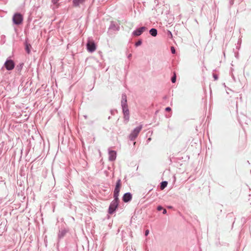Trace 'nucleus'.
<instances>
[{
	"mask_svg": "<svg viewBox=\"0 0 251 251\" xmlns=\"http://www.w3.org/2000/svg\"><path fill=\"white\" fill-rule=\"evenodd\" d=\"M126 95L122 96V106L124 116V119L127 122L129 119V112L126 103Z\"/></svg>",
	"mask_w": 251,
	"mask_h": 251,
	"instance_id": "nucleus-1",
	"label": "nucleus"
},
{
	"mask_svg": "<svg viewBox=\"0 0 251 251\" xmlns=\"http://www.w3.org/2000/svg\"><path fill=\"white\" fill-rule=\"evenodd\" d=\"M119 198H114V200L111 202L108 210L109 214H112L117 208L119 204Z\"/></svg>",
	"mask_w": 251,
	"mask_h": 251,
	"instance_id": "nucleus-2",
	"label": "nucleus"
},
{
	"mask_svg": "<svg viewBox=\"0 0 251 251\" xmlns=\"http://www.w3.org/2000/svg\"><path fill=\"white\" fill-rule=\"evenodd\" d=\"M142 128V126H140L135 128L129 135V138L131 140H134L137 137L138 134Z\"/></svg>",
	"mask_w": 251,
	"mask_h": 251,
	"instance_id": "nucleus-3",
	"label": "nucleus"
},
{
	"mask_svg": "<svg viewBox=\"0 0 251 251\" xmlns=\"http://www.w3.org/2000/svg\"><path fill=\"white\" fill-rule=\"evenodd\" d=\"M122 187V182L121 180L120 179H119L117 182L116 185L114 189V198H116L117 199L118 198L119 192L120 191V189Z\"/></svg>",
	"mask_w": 251,
	"mask_h": 251,
	"instance_id": "nucleus-4",
	"label": "nucleus"
},
{
	"mask_svg": "<svg viewBox=\"0 0 251 251\" xmlns=\"http://www.w3.org/2000/svg\"><path fill=\"white\" fill-rule=\"evenodd\" d=\"M13 21L16 25L21 24L23 21L22 15L19 13L15 14L13 16Z\"/></svg>",
	"mask_w": 251,
	"mask_h": 251,
	"instance_id": "nucleus-5",
	"label": "nucleus"
},
{
	"mask_svg": "<svg viewBox=\"0 0 251 251\" xmlns=\"http://www.w3.org/2000/svg\"><path fill=\"white\" fill-rule=\"evenodd\" d=\"M4 66L7 70H12L14 69L15 64L12 60H9L5 62Z\"/></svg>",
	"mask_w": 251,
	"mask_h": 251,
	"instance_id": "nucleus-6",
	"label": "nucleus"
},
{
	"mask_svg": "<svg viewBox=\"0 0 251 251\" xmlns=\"http://www.w3.org/2000/svg\"><path fill=\"white\" fill-rule=\"evenodd\" d=\"M87 48L89 51L93 52L96 50V45L94 42L89 41L87 44Z\"/></svg>",
	"mask_w": 251,
	"mask_h": 251,
	"instance_id": "nucleus-7",
	"label": "nucleus"
},
{
	"mask_svg": "<svg viewBox=\"0 0 251 251\" xmlns=\"http://www.w3.org/2000/svg\"><path fill=\"white\" fill-rule=\"evenodd\" d=\"M147 29L146 27H141L136 30H135L133 32V34L135 36H139L144 31Z\"/></svg>",
	"mask_w": 251,
	"mask_h": 251,
	"instance_id": "nucleus-8",
	"label": "nucleus"
},
{
	"mask_svg": "<svg viewBox=\"0 0 251 251\" xmlns=\"http://www.w3.org/2000/svg\"><path fill=\"white\" fill-rule=\"evenodd\" d=\"M117 156L116 152L114 151H109V160L110 161H114L116 159Z\"/></svg>",
	"mask_w": 251,
	"mask_h": 251,
	"instance_id": "nucleus-9",
	"label": "nucleus"
},
{
	"mask_svg": "<svg viewBox=\"0 0 251 251\" xmlns=\"http://www.w3.org/2000/svg\"><path fill=\"white\" fill-rule=\"evenodd\" d=\"M131 199L132 196L129 193H126L123 197V200L125 202H127L130 201L131 200Z\"/></svg>",
	"mask_w": 251,
	"mask_h": 251,
	"instance_id": "nucleus-10",
	"label": "nucleus"
},
{
	"mask_svg": "<svg viewBox=\"0 0 251 251\" xmlns=\"http://www.w3.org/2000/svg\"><path fill=\"white\" fill-rule=\"evenodd\" d=\"M85 0H74L73 4L74 6H77L79 4L83 3Z\"/></svg>",
	"mask_w": 251,
	"mask_h": 251,
	"instance_id": "nucleus-11",
	"label": "nucleus"
},
{
	"mask_svg": "<svg viewBox=\"0 0 251 251\" xmlns=\"http://www.w3.org/2000/svg\"><path fill=\"white\" fill-rule=\"evenodd\" d=\"M150 33L152 36H156L157 34V30L155 28H151L150 30Z\"/></svg>",
	"mask_w": 251,
	"mask_h": 251,
	"instance_id": "nucleus-12",
	"label": "nucleus"
},
{
	"mask_svg": "<svg viewBox=\"0 0 251 251\" xmlns=\"http://www.w3.org/2000/svg\"><path fill=\"white\" fill-rule=\"evenodd\" d=\"M167 184L168 183L167 181H163L161 183L160 189L161 190H163L167 186Z\"/></svg>",
	"mask_w": 251,
	"mask_h": 251,
	"instance_id": "nucleus-13",
	"label": "nucleus"
},
{
	"mask_svg": "<svg viewBox=\"0 0 251 251\" xmlns=\"http://www.w3.org/2000/svg\"><path fill=\"white\" fill-rule=\"evenodd\" d=\"M176 81V76L175 75L172 78V81L173 83H175Z\"/></svg>",
	"mask_w": 251,
	"mask_h": 251,
	"instance_id": "nucleus-14",
	"label": "nucleus"
},
{
	"mask_svg": "<svg viewBox=\"0 0 251 251\" xmlns=\"http://www.w3.org/2000/svg\"><path fill=\"white\" fill-rule=\"evenodd\" d=\"M26 50L28 53H30V49L28 45H26Z\"/></svg>",
	"mask_w": 251,
	"mask_h": 251,
	"instance_id": "nucleus-15",
	"label": "nucleus"
},
{
	"mask_svg": "<svg viewBox=\"0 0 251 251\" xmlns=\"http://www.w3.org/2000/svg\"><path fill=\"white\" fill-rule=\"evenodd\" d=\"M213 77H214V80H217V79H218V77L217 75H215V74H214V75H213Z\"/></svg>",
	"mask_w": 251,
	"mask_h": 251,
	"instance_id": "nucleus-16",
	"label": "nucleus"
},
{
	"mask_svg": "<svg viewBox=\"0 0 251 251\" xmlns=\"http://www.w3.org/2000/svg\"><path fill=\"white\" fill-rule=\"evenodd\" d=\"M171 51L172 52V53H175V48L174 47H171Z\"/></svg>",
	"mask_w": 251,
	"mask_h": 251,
	"instance_id": "nucleus-17",
	"label": "nucleus"
},
{
	"mask_svg": "<svg viewBox=\"0 0 251 251\" xmlns=\"http://www.w3.org/2000/svg\"><path fill=\"white\" fill-rule=\"evenodd\" d=\"M162 209H163V207L162 206H159L157 207V210L158 211H160V210H161Z\"/></svg>",
	"mask_w": 251,
	"mask_h": 251,
	"instance_id": "nucleus-18",
	"label": "nucleus"
},
{
	"mask_svg": "<svg viewBox=\"0 0 251 251\" xmlns=\"http://www.w3.org/2000/svg\"><path fill=\"white\" fill-rule=\"evenodd\" d=\"M141 44V41H138L136 43V46H139Z\"/></svg>",
	"mask_w": 251,
	"mask_h": 251,
	"instance_id": "nucleus-19",
	"label": "nucleus"
},
{
	"mask_svg": "<svg viewBox=\"0 0 251 251\" xmlns=\"http://www.w3.org/2000/svg\"><path fill=\"white\" fill-rule=\"evenodd\" d=\"M165 110H166V111H171V108H170V107H168L166 108Z\"/></svg>",
	"mask_w": 251,
	"mask_h": 251,
	"instance_id": "nucleus-20",
	"label": "nucleus"
},
{
	"mask_svg": "<svg viewBox=\"0 0 251 251\" xmlns=\"http://www.w3.org/2000/svg\"><path fill=\"white\" fill-rule=\"evenodd\" d=\"M149 230H146L145 231V235L147 236L149 234Z\"/></svg>",
	"mask_w": 251,
	"mask_h": 251,
	"instance_id": "nucleus-21",
	"label": "nucleus"
},
{
	"mask_svg": "<svg viewBox=\"0 0 251 251\" xmlns=\"http://www.w3.org/2000/svg\"><path fill=\"white\" fill-rule=\"evenodd\" d=\"M163 214H165L166 213V212H167V210L165 209H163Z\"/></svg>",
	"mask_w": 251,
	"mask_h": 251,
	"instance_id": "nucleus-22",
	"label": "nucleus"
}]
</instances>
